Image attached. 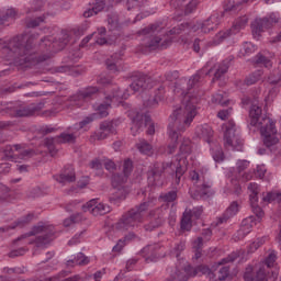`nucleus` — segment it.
I'll return each instance as SVG.
<instances>
[{
	"label": "nucleus",
	"instance_id": "nucleus-1",
	"mask_svg": "<svg viewBox=\"0 0 281 281\" xmlns=\"http://www.w3.org/2000/svg\"><path fill=\"white\" fill-rule=\"evenodd\" d=\"M213 68L205 71V68L199 70L190 79L181 78L175 83V93L182 95L181 105L173 110L169 116L168 133L172 144H169V155H172L177 149V142H179L180 133H186L188 127L194 122L196 117V104H199V97L192 95L190 89L198 85L202 76H210Z\"/></svg>",
	"mask_w": 281,
	"mask_h": 281
},
{
	"label": "nucleus",
	"instance_id": "nucleus-2",
	"mask_svg": "<svg viewBox=\"0 0 281 281\" xmlns=\"http://www.w3.org/2000/svg\"><path fill=\"white\" fill-rule=\"evenodd\" d=\"M2 54L7 60H12L18 67H34L38 63H45L49 56H40L34 46V35H16L2 47Z\"/></svg>",
	"mask_w": 281,
	"mask_h": 281
},
{
	"label": "nucleus",
	"instance_id": "nucleus-3",
	"mask_svg": "<svg viewBox=\"0 0 281 281\" xmlns=\"http://www.w3.org/2000/svg\"><path fill=\"white\" fill-rule=\"evenodd\" d=\"M250 126L259 128L260 134L263 136V144L267 148L276 146L280 138H278V130L276 128V122L262 114V108L252 105L249 111Z\"/></svg>",
	"mask_w": 281,
	"mask_h": 281
},
{
	"label": "nucleus",
	"instance_id": "nucleus-4",
	"mask_svg": "<svg viewBox=\"0 0 281 281\" xmlns=\"http://www.w3.org/2000/svg\"><path fill=\"white\" fill-rule=\"evenodd\" d=\"M175 168L176 171L172 173L173 183L175 186H179L187 170L186 167L181 166V160L177 166L172 162H155L147 172L148 181H150V183L154 186L161 188V186H164V172H166L168 169L175 170Z\"/></svg>",
	"mask_w": 281,
	"mask_h": 281
},
{
	"label": "nucleus",
	"instance_id": "nucleus-5",
	"mask_svg": "<svg viewBox=\"0 0 281 281\" xmlns=\"http://www.w3.org/2000/svg\"><path fill=\"white\" fill-rule=\"evenodd\" d=\"M154 205L155 200L150 199L132 207L121 216L115 224V229H119V232H126L127 229L137 227L139 223H144V213L148 212Z\"/></svg>",
	"mask_w": 281,
	"mask_h": 281
},
{
	"label": "nucleus",
	"instance_id": "nucleus-6",
	"mask_svg": "<svg viewBox=\"0 0 281 281\" xmlns=\"http://www.w3.org/2000/svg\"><path fill=\"white\" fill-rule=\"evenodd\" d=\"M221 25V15L218 13L212 14L203 22L190 23L184 22L178 26H175L170 30V34H182V32H203V34H210V32H214L216 27Z\"/></svg>",
	"mask_w": 281,
	"mask_h": 281
},
{
	"label": "nucleus",
	"instance_id": "nucleus-7",
	"mask_svg": "<svg viewBox=\"0 0 281 281\" xmlns=\"http://www.w3.org/2000/svg\"><path fill=\"white\" fill-rule=\"evenodd\" d=\"M139 36H146L148 41L146 42V47L148 49H157V47H168L170 45V40L165 38L166 29L161 23H154L145 29L138 31Z\"/></svg>",
	"mask_w": 281,
	"mask_h": 281
},
{
	"label": "nucleus",
	"instance_id": "nucleus-8",
	"mask_svg": "<svg viewBox=\"0 0 281 281\" xmlns=\"http://www.w3.org/2000/svg\"><path fill=\"white\" fill-rule=\"evenodd\" d=\"M30 236H36V247H47V245L54 240V226L40 222L37 225L33 226L31 232L18 237L14 243H19V240H23V238H30Z\"/></svg>",
	"mask_w": 281,
	"mask_h": 281
},
{
	"label": "nucleus",
	"instance_id": "nucleus-9",
	"mask_svg": "<svg viewBox=\"0 0 281 281\" xmlns=\"http://www.w3.org/2000/svg\"><path fill=\"white\" fill-rule=\"evenodd\" d=\"M191 181H193L196 187V193L191 194L192 199L199 201V199H210L214 196V189H212V180L207 172L203 171H192L190 173Z\"/></svg>",
	"mask_w": 281,
	"mask_h": 281
},
{
	"label": "nucleus",
	"instance_id": "nucleus-10",
	"mask_svg": "<svg viewBox=\"0 0 281 281\" xmlns=\"http://www.w3.org/2000/svg\"><path fill=\"white\" fill-rule=\"evenodd\" d=\"M276 260H278V255L276 251H270L269 255L265 259V266L259 267L257 271L254 272V268H246V272L244 273L245 281H269L271 277V267L276 265Z\"/></svg>",
	"mask_w": 281,
	"mask_h": 281
},
{
	"label": "nucleus",
	"instance_id": "nucleus-11",
	"mask_svg": "<svg viewBox=\"0 0 281 281\" xmlns=\"http://www.w3.org/2000/svg\"><path fill=\"white\" fill-rule=\"evenodd\" d=\"M10 109L14 117H32V115H36V113L45 109V103L43 101L31 104L15 103Z\"/></svg>",
	"mask_w": 281,
	"mask_h": 281
},
{
	"label": "nucleus",
	"instance_id": "nucleus-12",
	"mask_svg": "<svg viewBox=\"0 0 281 281\" xmlns=\"http://www.w3.org/2000/svg\"><path fill=\"white\" fill-rule=\"evenodd\" d=\"M279 19L276 13H271L268 18L255 19L250 24L254 38H260L262 36V32H265L266 30H270V27H273V25H276Z\"/></svg>",
	"mask_w": 281,
	"mask_h": 281
},
{
	"label": "nucleus",
	"instance_id": "nucleus-13",
	"mask_svg": "<svg viewBox=\"0 0 281 281\" xmlns=\"http://www.w3.org/2000/svg\"><path fill=\"white\" fill-rule=\"evenodd\" d=\"M130 117L132 120L131 132L132 135H137L139 131H144V126H148L150 124V115L146 113V111H137L134 110L130 113Z\"/></svg>",
	"mask_w": 281,
	"mask_h": 281
},
{
	"label": "nucleus",
	"instance_id": "nucleus-14",
	"mask_svg": "<svg viewBox=\"0 0 281 281\" xmlns=\"http://www.w3.org/2000/svg\"><path fill=\"white\" fill-rule=\"evenodd\" d=\"M224 142L225 146H231L234 150H243V140L236 136V123L234 121H229L225 125Z\"/></svg>",
	"mask_w": 281,
	"mask_h": 281
},
{
	"label": "nucleus",
	"instance_id": "nucleus-15",
	"mask_svg": "<svg viewBox=\"0 0 281 281\" xmlns=\"http://www.w3.org/2000/svg\"><path fill=\"white\" fill-rule=\"evenodd\" d=\"M67 43H69V35L64 33L58 40L53 36L42 38L41 47H46V52H60V49H65Z\"/></svg>",
	"mask_w": 281,
	"mask_h": 281
},
{
	"label": "nucleus",
	"instance_id": "nucleus-16",
	"mask_svg": "<svg viewBox=\"0 0 281 281\" xmlns=\"http://www.w3.org/2000/svg\"><path fill=\"white\" fill-rule=\"evenodd\" d=\"M130 90L133 93H139L153 89V78L144 74H136L131 77Z\"/></svg>",
	"mask_w": 281,
	"mask_h": 281
},
{
	"label": "nucleus",
	"instance_id": "nucleus-17",
	"mask_svg": "<svg viewBox=\"0 0 281 281\" xmlns=\"http://www.w3.org/2000/svg\"><path fill=\"white\" fill-rule=\"evenodd\" d=\"M149 223L144 225L145 232H154L161 227L166 223V211L161 207L149 211L148 214Z\"/></svg>",
	"mask_w": 281,
	"mask_h": 281
},
{
	"label": "nucleus",
	"instance_id": "nucleus-18",
	"mask_svg": "<svg viewBox=\"0 0 281 281\" xmlns=\"http://www.w3.org/2000/svg\"><path fill=\"white\" fill-rule=\"evenodd\" d=\"M122 124L120 120L103 121L100 124L99 131L95 133V138L99 140L106 139L109 135H115L116 128Z\"/></svg>",
	"mask_w": 281,
	"mask_h": 281
},
{
	"label": "nucleus",
	"instance_id": "nucleus-19",
	"mask_svg": "<svg viewBox=\"0 0 281 281\" xmlns=\"http://www.w3.org/2000/svg\"><path fill=\"white\" fill-rule=\"evenodd\" d=\"M248 190L250 193V207L252 210V214H255V218L258 223L262 221V216H265V211L260 206H258V184L249 183Z\"/></svg>",
	"mask_w": 281,
	"mask_h": 281
},
{
	"label": "nucleus",
	"instance_id": "nucleus-20",
	"mask_svg": "<svg viewBox=\"0 0 281 281\" xmlns=\"http://www.w3.org/2000/svg\"><path fill=\"white\" fill-rule=\"evenodd\" d=\"M83 212H90L93 216H104L111 212V206L104 203H98L97 199H92L82 205Z\"/></svg>",
	"mask_w": 281,
	"mask_h": 281
},
{
	"label": "nucleus",
	"instance_id": "nucleus-21",
	"mask_svg": "<svg viewBox=\"0 0 281 281\" xmlns=\"http://www.w3.org/2000/svg\"><path fill=\"white\" fill-rule=\"evenodd\" d=\"M257 223L258 222L256 221V216L254 215H250L243 220L240 228L233 236L234 240H243V238H245V236H247V234L251 232V227H254V225H257Z\"/></svg>",
	"mask_w": 281,
	"mask_h": 281
},
{
	"label": "nucleus",
	"instance_id": "nucleus-22",
	"mask_svg": "<svg viewBox=\"0 0 281 281\" xmlns=\"http://www.w3.org/2000/svg\"><path fill=\"white\" fill-rule=\"evenodd\" d=\"M93 34L97 45H113L117 41V33L109 34L105 27H99Z\"/></svg>",
	"mask_w": 281,
	"mask_h": 281
},
{
	"label": "nucleus",
	"instance_id": "nucleus-23",
	"mask_svg": "<svg viewBox=\"0 0 281 281\" xmlns=\"http://www.w3.org/2000/svg\"><path fill=\"white\" fill-rule=\"evenodd\" d=\"M57 183L65 186L66 183H74L76 181V169L72 166L66 167L59 176H55Z\"/></svg>",
	"mask_w": 281,
	"mask_h": 281
},
{
	"label": "nucleus",
	"instance_id": "nucleus-24",
	"mask_svg": "<svg viewBox=\"0 0 281 281\" xmlns=\"http://www.w3.org/2000/svg\"><path fill=\"white\" fill-rule=\"evenodd\" d=\"M98 87H87L86 89L78 91L76 94L70 97V102H80V100H91L93 95L99 93Z\"/></svg>",
	"mask_w": 281,
	"mask_h": 281
},
{
	"label": "nucleus",
	"instance_id": "nucleus-25",
	"mask_svg": "<svg viewBox=\"0 0 281 281\" xmlns=\"http://www.w3.org/2000/svg\"><path fill=\"white\" fill-rule=\"evenodd\" d=\"M112 0H94L93 7L83 12L85 19L99 14L102 10H106L111 5Z\"/></svg>",
	"mask_w": 281,
	"mask_h": 281
},
{
	"label": "nucleus",
	"instance_id": "nucleus-26",
	"mask_svg": "<svg viewBox=\"0 0 281 281\" xmlns=\"http://www.w3.org/2000/svg\"><path fill=\"white\" fill-rule=\"evenodd\" d=\"M159 93H156L155 95L150 97L148 94H145L143 97V104L146 106V109H155L164 100V87L158 88Z\"/></svg>",
	"mask_w": 281,
	"mask_h": 281
},
{
	"label": "nucleus",
	"instance_id": "nucleus-27",
	"mask_svg": "<svg viewBox=\"0 0 281 281\" xmlns=\"http://www.w3.org/2000/svg\"><path fill=\"white\" fill-rule=\"evenodd\" d=\"M236 214H238V202L233 201L222 214V216L217 218L216 225H223V223H227V221H229V218H234Z\"/></svg>",
	"mask_w": 281,
	"mask_h": 281
},
{
	"label": "nucleus",
	"instance_id": "nucleus-28",
	"mask_svg": "<svg viewBox=\"0 0 281 281\" xmlns=\"http://www.w3.org/2000/svg\"><path fill=\"white\" fill-rule=\"evenodd\" d=\"M13 148L15 153H18L16 161L18 159H23V160L32 159V157H35L36 155V150L25 148V145L23 144H15L13 145Z\"/></svg>",
	"mask_w": 281,
	"mask_h": 281
},
{
	"label": "nucleus",
	"instance_id": "nucleus-29",
	"mask_svg": "<svg viewBox=\"0 0 281 281\" xmlns=\"http://www.w3.org/2000/svg\"><path fill=\"white\" fill-rule=\"evenodd\" d=\"M215 72L214 77L212 79V82H216V80H221L223 78L224 74H227V70L229 69V60L225 59L220 64H216L214 66Z\"/></svg>",
	"mask_w": 281,
	"mask_h": 281
},
{
	"label": "nucleus",
	"instance_id": "nucleus-30",
	"mask_svg": "<svg viewBox=\"0 0 281 281\" xmlns=\"http://www.w3.org/2000/svg\"><path fill=\"white\" fill-rule=\"evenodd\" d=\"M171 5L177 10L178 16H186L188 14H192V12H186L188 10V3H190V0H171Z\"/></svg>",
	"mask_w": 281,
	"mask_h": 281
},
{
	"label": "nucleus",
	"instance_id": "nucleus-31",
	"mask_svg": "<svg viewBox=\"0 0 281 281\" xmlns=\"http://www.w3.org/2000/svg\"><path fill=\"white\" fill-rule=\"evenodd\" d=\"M190 278H194L192 276V266H187L183 270H178L171 276L173 281H188Z\"/></svg>",
	"mask_w": 281,
	"mask_h": 281
},
{
	"label": "nucleus",
	"instance_id": "nucleus-32",
	"mask_svg": "<svg viewBox=\"0 0 281 281\" xmlns=\"http://www.w3.org/2000/svg\"><path fill=\"white\" fill-rule=\"evenodd\" d=\"M30 221H31L30 215L22 217L9 226L0 227V234H4V232H10V229H16V227H25V225H27Z\"/></svg>",
	"mask_w": 281,
	"mask_h": 281
},
{
	"label": "nucleus",
	"instance_id": "nucleus-33",
	"mask_svg": "<svg viewBox=\"0 0 281 281\" xmlns=\"http://www.w3.org/2000/svg\"><path fill=\"white\" fill-rule=\"evenodd\" d=\"M212 103L218 104L220 106H229V98H227V93H216L212 97Z\"/></svg>",
	"mask_w": 281,
	"mask_h": 281
},
{
	"label": "nucleus",
	"instance_id": "nucleus-34",
	"mask_svg": "<svg viewBox=\"0 0 281 281\" xmlns=\"http://www.w3.org/2000/svg\"><path fill=\"white\" fill-rule=\"evenodd\" d=\"M117 63H120V55L114 54L105 60V67L106 69H109V71L115 74V71H120V69L117 68Z\"/></svg>",
	"mask_w": 281,
	"mask_h": 281
},
{
	"label": "nucleus",
	"instance_id": "nucleus-35",
	"mask_svg": "<svg viewBox=\"0 0 281 281\" xmlns=\"http://www.w3.org/2000/svg\"><path fill=\"white\" fill-rule=\"evenodd\" d=\"M57 144H75L76 134L64 132L60 135L56 136Z\"/></svg>",
	"mask_w": 281,
	"mask_h": 281
},
{
	"label": "nucleus",
	"instance_id": "nucleus-36",
	"mask_svg": "<svg viewBox=\"0 0 281 281\" xmlns=\"http://www.w3.org/2000/svg\"><path fill=\"white\" fill-rule=\"evenodd\" d=\"M143 254H145L146 262L157 261V250L155 249V246H146L143 248Z\"/></svg>",
	"mask_w": 281,
	"mask_h": 281
},
{
	"label": "nucleus",
	"instance_id": "nucleus-37",
	"mask_svg": "<svg viewBox=\"0 0 281 281\" xmlns=\"http://www.w3.org/2000/svg\"><path fill=\"white\" fill-rule=\"evenodd\" d=\"M128 181V177L124 173H114L112 175L111 182L113 188H122L123 183Z\"/></svg>",
	"mask_w": 281,
	"mask_h": 281
},
{
	"label": "nucleus",
	"instance_id": "nucleus-38",
	"mask_svg": "<svg viewBox=\"0 0 281 281\" xmlns=\"http://www.w3.org/2000/svg\"><path fill=\"white\" fill-rule=\"evenodd\" d=\"M66 265L67 267H71V265H89V257L85 256L82 252H79L74 259H69Z\"/></svg>",
	"mask_w": 281,
	"mask_h": 281
},
{
	"label": "nucleus",
	"instance_id": "nucleus-39",
	"mask_svg": "<svg viewBox=\"0 0 281 281\" xmlns=\"http://www.w3.org/2000/svg\"><path fill=\"white\" fill-rule=\"evenodd\" d=\"M136 148L143 155H151L153 154V145H150V143H148L146 139H140L136 144Z\"/></svg>",
	"mask_w": 281,
	"mask_h": 281
},
{
	"label": "nucleus",
	"instance_id": "nucleus-40",
	"mask_svg": "<svg viewBox=\"0 0 281 281\" xmlns=\"http://www.w3.org/2000/svg\"><path fill=\"white\" fill-rule=\"evenodd\" d=\"M181 229L190 232L192 229V213L186 211L181 218Z\"/></svg>",
	"mask_w": 281,
	"mask_h": 281
},
{
	"label": "nucleus",
	"instance_id": "nucleus-41",
	"mask_svg": "<svg viewBox=\"0 0 281 281\" xmlns=\"http://www.w3.org/2000/svg\"><path fill=\"white\" fill-rule=\"evenodd\" d=\"M177 191L172 190L169 192L160 193L159 201L162 203H175V201H177Z\"/></svg>",
	"mask_w": 281,
	"mask_h": 281
},
{
	"label": "nucleus",
	"instance_id": "nucleus-42",
	"mask_svg": "<svg viewBox=\"0 0 281 281\" xmlns=\"http://www.w3.org/2000/svg\"><path fill=\"white\" fill-rule=\"evenodd\" d=\"M262 201L265 203H281V193L280 192H268L263 195Z\"/></svg>",
	"mask_w": 281,
	"mask_h": 281
},
{
	"label": "nucleus",
	"instance_id": "nucleus-43",
	"mask_svg": "<svg viewBox=\"0 0 281 281\" xmlns=\"http://www.w3.org/2000/svg\"><path fill=\"white\" fill-rule=\"evenodd\" d=\"M15 16H16V10L7 9L5 11L0 13V25H4L7 21H10V19H14Z\"/></svg>",
	"mask_w": 281,
	"mask_h": 281
},
{
	"label": "nucleus",
	"instance_id": "nucleus-44",
	"mask_svg": "<svg viewBox=\"0 0 281 281\" xmlns=\"http://www.w3.org/2000/svg\"><path fill=\"white\" fill-rule=\"evenodd\" d=\"M116 190L111 198V201H124L128 195V192L124 187L114 188Z\"/></svg>",
	"mask_w": 281,
	"mask_h": 281
},
{
	"label": "nucleus",
	"instance_id": "nucleus-45",
	"mask_svg": "<svg viewBox=\"0 0 281 281\" xmlns=\"http://www.w3.org/2000/svg\"><path fill=\"white\" fill-rule=\"evenodd\" d=\"M260 78H262V70H257L250 74L248 77H246L245 85H247L248 87H251V85H256V82H258Z\"/></svg>",
	"mask_w": 281,
	"mask_h": 281
},
{
	"label": "nucleus",
	"instance_id": "nucleus-46",
	"mask_svg": "<svg viewBox=\"0 0 281 281\" xmlns=\"http://www.w3.org/2000/svg\"><path fill=\"white\" fill-rule=\"evenodd\" d=\"M194 249V259L199 260L201 258L203 251V237H198L196 240L193 243Z\"/></svg>",
	"mask_w": 281,
	"mask_h": 281
},
{
	"label": "nucleus",
	"instance_id": "nucleus-47",
	"mask_svg": "<svg viewBox=\"0 0 281 281\" xmlns=\"http://www.w3.org/2000/svg\"><path fill=\"white\" fill-rule=\"evenodd\" d=\"M247 23H249V18H247V15L239 16L235 20L233 29L237 32H240V30H244V27H246Z\"/></svg>",
	"mask_w": 281,
	"mask_h": 281
},
{
	"label": "nucleus",
	"instance_id": "nucleus-48",
	"mask_svg": "<svg viewBox=\"0 0 281 281\" xmlns=\"http://www.w3.org/2000/svg\"><path fill=\"white\" fill-rule=\"evenodd\" d=\"M109 109H111V103H102L98 106L97 113L93 115H97V120L98 117H106L109 115Z\"/></svg>",
	"mask_w": 281,
	"mask_h": 281
},
{
	"label": "nucleus",
	"instance_id": "nucleus-49",
	"mask_svg": "<svg viewBox=\"0 0 281 281\" xmlns=\"http://www.w3.org/2000/svg\"><path fill=\"white\" fill-rule=\"evenodd\" d=\"M212 157L216 164H221V161H225V154L223 153V148L216 146L212 149Z\"/></svg>",
	"mask_w": 281,
	"mask_h": 281
},
{
	"label": "nucleus",
	"instance_id": "nucleus-50",
	"mask_svg": "<svg viewBox=\"0 0 281 281\" xmlns=\"http://www.w3.org/2000/svg\"><path fill=\"white\" fill-rule=\"evenodd\" d=\"M45 19H47V14H43L35 19L29 20L26 22V27H29V29L38 27V25H41V23H45Z\"/></svg>",
	"mask_w": 281,
	"mask_h": 281
},
{
	"label": "nucleus",
	"instance_id": "nucleus-51",
	"mask_svg": "<svg viewBox=\"0 0 281 281\" xmlns=\"http://www.w3.org/2000/svg\"><path fill=\"white\" fill-rule=\"evenodd\" d=\"M181 155H190L192 153V142L190 138H184L180 145Z\"/></svg>",
	"mask_w": 281,
	"mask_h": 281
},
{
	"label": "nucleus",
	"instance_id": "nucleus-52",
	"mask_svg": "<svg viewBox=\"0 0 281 281\" xmlns=\"http://www.w3.org/2000/svg\"><path fill=\"white\" fill-rule=\"evenodd\" d=\"M81 221L82 214L77 213L75 215H70L69 218L64 221V227H70V225H74L75 223H81Z\"/></svg>",
	"mask_w": 281,
	"mask_h": 281
},
{
	"label": "nucleus",
	"instance_id": "nucleus-53",
	"mask_svg": "<svg viewBox=\"0 0 281 281\" xmlns=\"http://www.w3.org/2000/svg\"><path fill=\"white\" fill-rule=\"evenodd\" d=\"M200 135L209 140L214 135V131L210 125L205 124L200 127Z\"/></svg>",
	"mask_w": 281,
	"mask_h": 281
},
{
	"label": "nucleus",
	"instance_id": "nucleus-54",
	"mask_svg": "<svg viewBox=\"0 0 281 281\" xmlns=\"http://www.w3.org/2000/svg\"><path fill=\"white\" fill-rule=\"evenodd\" d=\"M126 98H128V93L122 91L120 88H115L110 100H126Z\"/></svg>",
	"mask_w": 281,
	"mask_h": 281
},
{
	"label": "nucleus",
	"instance_id": "nucleus-55",
	"mask_svg": "<svg viewBox=\"0 0 281 281\" xmlns=\"http://www.w3.org/2000/svg\"><path fill=\"white\" fill-rule=\"evenodd\" d=\"M3 154L5 159H9L11 161H16V154H14V149L12 148V145H7L3 149Z\"/></svg>",
	"mask_w": 281,
	"mask_h": 281
},
{
	"label": "nucleus",
	"instance_id": "nucleus-56",
	"mask_svg": "<svg viewBox=\"0 0 281 281\" xmlns=\"http://www.w3.org/2000/svg\"><path fill=\"white\" fill-rule=\"evenodd\" d=\"M255 63L256 65H265L266 67H271V60H269V58L261 53L257 54L255 57Z\"/></svg>",
	"mask_w": 281,
	"mask_h": 281
},
{
	"label": "nucleus",
	"instance_id": "nucleus-57",
	"mask_svg": "<svg viewBox=\"0 0 281 281\" xmlns=\"http://www.w3.org/2000/svg\"><path fill=\"white\" fill-rule=\"evenodd\" d=\"M191 273L192 277L194 278L195 276H199L201 273L202 276H205V273H210V268L206 266H198V267H191Z\"/></svg>",
	"mask_w": 281,
	"mask_h": 281
},
{
	"label": "nucleus",
	"instance_id": "nucleus-58",
	"mask_svg": "<svg viewBox=\"0 0 281 281\" xmlns=\"http://www.w3.org/2000/svg\"><path fill=\"white\" fill-rule=\"evenodd\" d=\"M217 273V280H227V278H229V266H223L222 268L218 269Z\"/></svg>",
	"mask_w": 281,
	"mask_h": 281
},
{
	"label": "nucleus",
	"instance_id": "nucleus-59",
	"mask_svg": "<svg viewBox=\"0 0 281 281\" xmlns=\"http://www.w3.org/2000/svg\"><path fill=\"white\" fill-rule=\"evenodd\" d=\"M254 52H256V46H254V44L249 42L244 43V46L241 49V54L244 56H249L250 54H254Z\"/></svg>",
	"mask_w": 281,
	"mask_h": 281
},
{
	"label": "nucleus",
	"instance_id": "nucleus-60",
	"mask_svg": "<svg viewBox=\"0 0 281 281\" xmlns=\"http://www.w3.org/2000/svg\"><path fill=\"white\" fill-rule=\"evenodd\" d=\"M131 172H133V160L126 159L123 164V175L131 177Z\"/></svg>",
	"mask_w": 281,
	"mask_h": 281
},
{
	"label": "nucleus",
	"instance_id": "nucleus-61",
	"mask_svg": "<svg viewBox=\"0 0 281 281\" xmlns=\"http://www.w3.org/2000/svg\"><path fill=\"white\" fill-rule=\"evenodd\" d=\"M184 249H186V243L180 241L171 250V256H175L176 258H179V256H181V251H183Z\"/></svg>",
	"mask_w": 281,
	"mask_h": 281
},
{
	"label": "nucleus",
	"instance_id": "nucleus-62",
	"mask_svg": "<svg viewBox=\"0 0 281 281\" xmlns=\"http://www.w3.org/2000/svg\"><path fill=\"white\" fill-rule=\"evenodd\" d=\"M93 120H98V115L91 114L89 116H86L82 121L79 122L77 128H85V126H87V124H91Z\"/></svg>",
	"mask_w": 281,
	"mask_h": 281
},
{
	"label": "nucleus",
	"instance_id": "nucleus-63",
	"mask_svg": "<svg viewBox=\"0 0 281 281\" xmlns=\"http://www.w3.org/2000/svg\"><path fill=\"white\" fill-rule=\"evenodd\" d=\"M27 196L30 199H37L38 196H43V189H41V187H34L33 189L29 190Z\"/></svg>",
	"mask_w": 281,
	"mask_h": 281
},
{
	"label": "nucleus",
	"instance_id": "nucleus-64",
	"mask_svg": "<svg viewBox=\"0 0 281 281\" xmlns=\"http://www.w3.org/2000/svg\"><path fill=\"white\" fill-rule=\"evenodd\" d=\"M43 9V0H33V5L27 11L29 14H32V12H40V10Z\"/></svg>",
	"mask_w": 281,
	"mask_h": 281
}]
</instances>
